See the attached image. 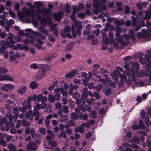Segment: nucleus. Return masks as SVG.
Masks as SVG:
<instances>
[{
  "mask_svg": "<svg viewBox=\"0 0 151 151\" xmlns=\"http://www.w3.org/2000/svg\"><path fill=\"white\" fill-rule=\"evenodd\" d=\"M88 95H89L91 97H92L93 95L92 92L88 91L87 88H84L81 96L82 100L83 101L82 102H87L88 105H90L92 104V101L94 100L91 98H88Z\"/></svg>",
  "mask_w": 151,
  "mask_h": 151,
  "instance_id": "1",
  "label": "nucleus"
},
{
  "mask_svg": "<svg viewBox=\"0 0 151 151\" xmlns=\"http://www.w3.org/2000/svg\"><path fill=\"white\" fill-rule=\"evenodd\" d=\"M151 18V10H149L145 12V17H142L140 19V25L142 27L150 26L151 23L149 22L148 19Z\"/></svg>",
  "mask_w": 151,
  "mask_h": 151,
  "instance_id": "2",
  "label": "nucleus"
},
{
  "mask_svg": "<svg viewBox=\"0 0 151 151\" xmlns=\"http://www.w3.org/2000/svg\"><path fill=\"white\" fill-rule=\"evenodd\" d=\"M25 14L28 17H31L32 18V21L34 23H37V21L35 20V17H36L38 20L40 21L42 17L38 14H36L34 10H29L27 9L26 11Z\"/></svg>",
  "mask_w": 151,
  "mask_h": 151,
  "instance_id": "3",
  "label": "nucleus"
},
{
  "mask_svg": "<svg viewBox=\"0 0 151 151\" xmlns=\"http://www.w3.org/2000/svg\"><path fill=\"white\" fill-rule=\"evenodd\" d=\"M54 92L55 94L54 95L50 94L49 95L48 101L50 102L54 103L55 101L59 100L60 99V94L58 93V90L55 89Z\"/></svg>",
  "mask_w": 151,
  "mask_h": 151,
  "instance_id": "4",
  "label": "nucleus"
},
{
  "mask_svg": "<svg viewBox=\"0 0 151 151\" xmlns=\"http://www.w3.org/2000/svg\"><path fill=\"white\" fill-rule=\"evenodd\" d=\"M10 35L7 37V39L6 40L5 42L7 47L9 48L12 47V45L14 44L16 42L14 40V35L13 34L9 33Z\"/></svg>",
  "mask_w": 151,
  "mask_h": 151,
  "instance_id": "5",
  "label": "nucleus"
},
{
  "mask_svg": "<svg viewBox=\"0 0 151 151\" xmlns=\"http://www.w3.org/2000/svg\"><path fill=\"white\" fill-rule=\"evenodd\" d=\"M46 70L45 68L40 67L38 70L36 74V77L39 79H40L45 76L46 75Z\"/></svg>",
  "mask_w": 151,
  "mask_h": 151,
  "instance_id": "6",
  "label": "nucleus"
},
{
  "mask_svg": "<svg viewBox=\"0 0 151 151\" xmlns=\"http://www.w3.org/2000/svg\"><path fill=\"white\" fill-rule=\"evenodd\" d=\"M25 30L26 32L32 33L33 36L37 37L39 38H41L43 40L45 38V37L44 35L37 32L33 31L31 29H26Z\"/></svg>",
  "mask_w": 151,
  "mask_h": 151,
  "instance_id": "7",
  "label": "nucleus"
},
{
  "mask_svg": "<svg viewBox=\"0 0 151 151\" xmlns=\"http://www.w3.org/2000/svg\"><path fill=\"white\" fill-rule=\"evenodd\" d=\"M137 37L139 38L142 37L148 38L150 37V35L145 29H143L142 32H138L137 34Z\"/></svg>",
  "mask_w": 151,
  "mask_h": 151,
  "instance_id": "8",
  "label": "nucleus"
},
{
  "mask_svg": "<svg viewBox=\"0 0 151 151\" xmlns=\"http://www.w3.org/2000/svg\"><path fill=\"white\" fill-rule=\"evenodd\" d=\"M129 63L132 66L130 69L132 68L134 70V71L135 72H138V70L140 68L139 65V63L137 62H134L132 61H129Z\"/></svg>",
  "mask_w": 151,
  "mask_h": 151,
  "instance_id": "9",
  "label": "nucleus"
},
{
  "mask_svg": "<svg viewBox=\"0 0 151 151\" xmlns=\"http://www.w3.org/2000/svg\"><path fill=\"white\" fill-rule=\"evenodd\" d=\"M33 112H32L31 110L27 112V114L28 112L32 116H34L36 115L40 114V113L38 111V110L40 109H39V105L38 103H37L35 106H34Z\"/></svg>",
  "mask_w": 151,
  "mask_h": 151,
  "instance_id": "10",
  "label": "nucleus"
},
{
  "mask_svg": "<svg viewBox=\"0 0 151 151\" xmlns=\"http://www.w3.org/2000/svg\"><path fill=\"white\" fill-rule=\"evenodd\" d=\"M33 4L36 8L35 12L37 13L41 10L40 8L44 6V4L41 1H35L34 2Z\"/></svg>",
  "mask_w": 151,
  "mask_h": 151,
  "instance_id": "11",
  "label": "nucleus"
},
{
  "mask_svg": "<svg viewBox=\"0 0 151 151\" xmlns=\"http://www.w3.org/2000/svg\"><path fill=\"white\" fill-rule=\"evenodd\" d=\"M147 52L148 53L147 55H145V58L148 63L147 64V67L150 68L151 67V51L148 50Z\"/></svg>",
  "mask_w": 151,
  "mask_h": 151,
  "instance_id": "12",
  "label": "nucleus"
},
{
  "mask_svg": "<svg viewBox=\"0 0 151 151\" xmlns=\"http://www.w3.org/2000/svg\"><path fill=\"white\" fill-rule=\"evenodd\" d=\"M72 27H73L74 29L76 28V32L78 35L81 33V29H82V26L81 24L77 22H75Z\"/></svg>",
  "mask_w": 151,
  "mask_h": 151,
  "instance_id": "13",
  "label": "nucleus"
},
{
  "mask_svg": "<svg viewBox=\"0 0 151 151\" xmlns=\"http://www.w3.org/2000/svg\"><path fill=\"white\" fill-rule=\"evenodd\" d=\"M51 12L50 10L48 9L45 8V7L42 9L41 10L38 12V14H41L43 13L42 15L43 16L46 17H47L49 14Z\"/></svg>",
  "mask_w": 151,
  "mask_h": 151,
  "instance_id": "14",
  "label": "nucleus"
},
{
  "mask_svg": "<svg viewBox=\"0 0 151 151\" xmlns=\"http://www.w3.org/2000/svg\"><path fill=\"white\" fill-rule=\"evenodd\" d=\"M78 72V69H76L72 70L69 73H66L65 75V77L66 78H71L77 74Z\"/></svg>",
  "mask_w": 151,
  "mask_h": 151,
  "instance_id": "15",
  "label": "nucleus"
},
{
  "mask_svg": "<svg viewBox=\"0 0 151 151\" xmlns=\"http://www.w3.org/2000/svg\"><path fill=\"white\" fill-rule=\"evenodd\" d=\"M36 145L34 142L31 141L27 144V146L28 150H34L36 149Z\"/></svg>",
  "mask_w": 151,
  "mask_h": 151,
  "instance_id": "16",
  "label": "nucleus"
},
{
  "mask_svg": "<svg viewBox=\"0 0 151 151\" xmlns=\"http://www.w3.org/2000/svg\"><path fill=\"white\" fill-rule=\"evenodd\" d=\"M64 13L62 11H60L58 13H55L54 14V17L55 20L59 22L63 15Z\"/></svg>",
  "mask_w": 151,
  "mask_h": 151,
  "instance_id": "17",
  "label": "nucleus"
},
{
  "mask_svg": "<svg viewBox=\"0 0 151 151\" xmlns=\"http://www.w3.org/2000/svg\"><path fill=\"white\" fill-rule=\"evenodd\" d=\"M130 72L129 73V72H127V76L129 77L132 76V79L133 81H135L136 80V78L135 77V76L137 72H135L134 70L132 68L130 69Z\"/></svg>",
  "mask_w": 151,
  "mask_h": 151,
  "instance_id": "18",
  "label": "nucleus"
},
{
  "mask_svg": "<svg viewBox=\"0 0 151 151\" xmlns=\"http://www.w3.org/2000/svg\"><path fill=\"white\" fill-rule=\"evenodd\" d=\"M101 34L103 39V42L105 45H108L109 42V39L107 38V34L105 33L102 30L101 31Z\"/></svg>",
  "mask_w": 151,
  "mask_h": 151,
  "instance_id": "19",
  "label": "nucleus"
},
{
  "mask_svg": "<svg viewBox=\"0 0 151 151\" xmlns=\"http://www.w3.org/2000/svg\"><path fill=\"white\" fill-rule=\"evenodd\" d=\"M75 43L73 42H70L68 44L65 48V51L66 53L72 51Z\"/></svg>",
  "mask_w": 151,
  "mask_h": 151,
  "instance_id": "20",
  "label": "nucleus"
},
{
  "mask_svg": "<svg viewBox=\"0 0 151 151\" xmlns=\"http://www.w3.org/2000/svg\"><path fill=\"white\" fill-rule=\"evenodd\" d=\"M14 88L13 85L10 84H5L1 87L2 90L5 91H8L9 90L12 89Z\"/></svg>",
  "mask_w": 151,
  "mask_h": 151,
  "instance_id": "21",
  "label": "nucleus"
},
{
  "mask_svg": "<svg viewBox=\"0 0 151 151\" xmlns=\"http://www.w3.org/2000/svg\"><path fill=\"white\" fill-rule=\"evenodd\" d=\"M22 105H23L22 109L23 112L24 113L25 112L27 109H29L31 107L30 104H27L26 101H24L22 103Z\"/></svg>",
  "mask_w": 151,
  "mask_h": 151,
  "instance_id": "22",
  "label": "nucleus"
},
{
  "mask_svg": "<svg viewBox=\"0 0 151 151\" xmlns=\"http://www.w3.org/2000/svg\"><path fill=\"white\" fill-rule=\"evenodd\" d=\"M22 105H23L22 109L23 112L24 113L25 112L27 109H29L31 107L30 104H27L26 101H24L22 103Z\"/></svg>",
  "mask_w": 151,
  "mask_h": 151,
  "instance_id": "23",
  "label": "nucleus"
},
{
  "mask_svg": "<svg viewBox=\"0 0 151 151\" xmlns=\"http://www.w3.org/2000/svg\"><path fill=\"white\" fill-rule=\"evenodd\" d=\"M22 105H23L22 109L23 112L24 113L25 112L27 109H29L31 107L30 104H27L26 101H24L22 103Z\"/></svg>",
  "mask_w": 151,
  "mask_h": 151,
  "instance_id": "24",
  "label": "nucleus"
},
{
  "mask_svg": "<svg viewBox=\"0 0 151 151\" xmlns=\"http://www.w3.org/2000/svg\"><path fill=\"white\" fill-rule=\"evenodd\" d=\"M5 44L6 43L3 40H1L0 42V44L1 46L0 47V52L1 53H3L6 48L8 47Z\"/></svg>",
  "mask_w": 151,
  "mask_h": 151,
  "instance_id": "25",
  "label": "nucleus"
},
{
  "mask_svg": "<svg viewBox=\"0 0 151 151\" xmlns=\"http://www.w3.org/2000/svg\"><path fill=\"white\" fill-rule=\"evenodd\" d=\"M93 6L94 9L93 11V13L95 14H98L100 12L101 8L100 5H99L97 3H95L93 4Z\"/></svg>",
  "mask_w": 151,
  "mask_h": 151,
  "instance_id": "26",
  "label": "nucleus"
},
{
  "mask_svg": "<svg viewBox=\"0 0 151 151\" xmlns=\"http://www.w3.org/2000/svg\"><path fill=\"white\" fill-rule=\"evenodd\" d=\"M103 92L106 96H109L111 94V88L107 86L103 89Z\"/></svg>",
  "mask_w": 151,
  "mask_h": 151,
  "instance_id": "27",
  "label": "nucleus"
},
{
  "mask_svg": "<svg viewBox=\"0 0 151 151\" xmlns=\"http://www.w3.org/2000/svg\"><path fill=\"white\" fill-rule=\"evenodd\" d=\"M56 89L58 90V93L60 92V93H61L62 94L63 97H67L68 96L67 91H64L63 87H61L60 88H58Z\"/></svg>",
  "mask_w": 151,
  "mask_h": 151,
  "instance_id": "28",
  "label": "nucleus"
},
{
  "mask_svg": "<svg viewBox=\"0 0 151 151\" xmlns=\"http://www.w3.org/2000/svg\"><path fill=\"white\" fill-rule=\"evenodd\" d=\"M12 78L11 77L10 75L7 74L1 75V81L7 80L12 81Z\"/></svg>",
  "mask_w": 151,
  "mask_h": 151,
  "instance_id": "29",
  "label": "nucleus"
},
{
  "mask_svg": "<svg viewBox=\"0 0 151 151\" xmlns=\"http://www.w3.org/2000/svg\"><path fill=\"white\" fill-rule=\"evenodd\" d=\"M29 86L30 88L32 89H35L38 87V85L35 81H32L29 83Z\"/></svg>",
  "mask_w": 151,
  "mask_h": 151,
  "instance_id": "30",
  "label": "nucleus"
},
{
  "mask_svg": "<svg viewBox=\"0 0 151 151\" xmlns=\"http://www.w3.org/2000/svg\"><path fill=\"white\" fill-rule=\"evenodd\" d=\"M40 21L42 24H44L46 23L50 24L52 23L51 19L49 17H48L47 18H42Z\"/></svg>",
  "mask_w": 151,
  "mask_h": 151,
  "instance_id": "31",
  "label": "nucleus"
},
{
  "mask_svg": "<svg viewBox=\"0 0 151 151\" xmlns=\"http://www.w3.org/2000/svg\"><path fill=\"white\" fill-rule=\"evenodd\" d=\"M114 23L116 26H119L120 25H123L124 24L125 21L122 19H121L120 20L116 19L114 21Z\"/></svg>",
  "mask_w": 151,
  "mask_h": 151,
  "instance_id": "32",
  "label": "nucleus"
},
{
  "mask_svg": "<svg viewBox=\"0 0 151 151\" xmlns=\"http://www.w3.org/2000/svg\"><path fill=\"white\" fill-rule=\"evenodd\" d=\"M139 19V17L138 16L136 17L132 16L131 17V19L132 22V24L133 26H136L137 23L138 22Z\"/></svg>",
  "mask_w": 151,
  "mask_h": 151,
  "instance_id": "33",
  "label": "nucleus"
},
{
  "mask_svg": "<svg viewBox=\"0 0 151 151\" xmlns=\"http://www.w3.org/2000/svg\"><path fill=\"white\" fill-rule=\"evenodd\" d=\"M47 98L45 96H43L41 94H40L38 96L37 101H47Z\"/></svg>",
  "mask_w": 151,
  "mask_h": 151,
  "instance_id": "34",
  "label": "nucleus"
},
{
  "mask_svg": "<svg viewBox=\"0 0 151 151\" xmlns=\"http://www.w3.org/2000/svg\"><path fill=\"white\" fill-rule=\"evenodd\" d=\"M27 90L26 86H22L17 90V92L22 94H23Z\"/></svg>",
  "mask_w": 151,
  "mask_h": 151,
  "instance_id": "35",
  "label": "nucleus"
},
{
  "mask_svg": "<svg viewBox=\"0 0 151 151\" xmlns=\"http://www.w3.org/2000/svg\"><path fill=\"white\" fill-rule=\"evenodd\" d=\"M87 73L85 72H83L81 75V76L82 77L85 78V79L83 81V83H85L86 85H87L86 83L88 81V79L87 78Z\"/></svg>",
  "mask_w": 151,
  "mask_h": 151,
  "instance_id": "36",
  "label": "nucleus"
},
{
  "mask_svg": "<svg viewBox=\"0 0 151 151\" xmlns=\"http://www.w3.org/2000/svg\"><path fill=\"white\" fill-rule=\"evenodd\" d=\"M58 137L59 138H61L63 137L64 138H65L67 137L66 132L64 131H62V132L58 135Z\"/></svg>",
  "mask_w": 151,
  "mask_h": 151,
  "instance_id": "37",
  "label": "nucleus"
},
{
  "mask_svg": "<svg viewBox=\"0 0 151 151\" xmlns=\"http://www.w3.org/2000/svg\"><path fill=\"white\" fill-rule=\"evenodd\" d=\"M71 117L72 119L74 121L76 119H78L79 118L78 114L75 112L72 113L71 114Z\"/></svg>",
  "mask_w": 151,
  "mask_h": 151,
  "instance_id": "38",
  "label": "nucleus"
},
{
  "mask_svg": "<svg viewBox=\"0 0 151 151\" xmlns=\"http://www.w3.org/2000/svg\"><path fill=\"white\" fill-rule=\"evenodd\" d=\"M81 125L75 128V131L76 132H79L80 133H82L83 132V129Z\"/></svg>",
  "mask_w": 151,
  "mask_h": 151,
  "instance_id": "39",
  "label": "nucleus"
},
{
  "mask_svg": "<svg viewBox=\"0 0 151 151\" xmlns=\"http://www.w3.org/2000/svg\"><path fill=\"white\" fill-rule=\"evenodd\" d=\"M79 117L80 119H83L84 121H86L88 119V116L87 114H82L79 115Z\"/></svg>",
  "mask_w": 151,
  "mask_h": 151,
  "instance_id": "40",
  "label": "nucleus"
},
{
  "mask_svg": "<svg viewBox=\"0 0 151 151\" xmlns=\"http://www.w3.org/2000/svg\"><path fill=\"white\" fill-rule=\"evenodd\" d=\"M80 97V94L79 92L77 91H76L72 94V97L73 99H76L79 98Z\"/></svg>",
  "mask_w": 151,
  "mask_h": 151,
  "instance_id": "41",
  "label": "nucleus"
},
{
  "mask_svg": "<svg viewBox=\"0 0 151 151\" xmlns=\"http://www.w3.org/2000/svg\"><path fill=\"white\" fill-rule=\"evenodd\" d=\"M60 121L62 122H66L68 120V118L65 115L62 114L60 117Z\"/></svg>",
  "mask_w": 151,
  "mask_h": 151,
  "instance_id": "42",
  "label": "nucleus"
},
{
  "mask_svg": "<svg viewBox=\"0 0 151 151\" xmlns=\"http://www.w3.org/2000/svg\"><path fill=\"white\" fill-rule=\"evenodd\" d=\"M139 62L142 64H145L148 63L147 60L143 58V57H140L139 59Z\"/></svg>",
  "mask_w": 151,
  "mask_h": 151,
  "instance_id": "43",
  "label": "nucleus"
},
{
  "mask_svg": "<svg viewBox=\"0 0 151 151\" xmlns=\"http://www.w3.org/2000/svg\"><path fill=\"white\" fill-rule=\"evenodd\" d=\"M73 12L72 14L73 15H76V13L80 11V9L76 7L75 5H73Z\"/></svg>",
  "mask_w": 151,
  "mask_h": 151,
  "instance_id": "44",
  "label": "nucleus"
},
{
  "mask_svg": "<svg viewBox=\"0 0 151 151\" xmlns=\"http://www.w3.org/2000/svg\"><path fill=\"white\" fill-rule=\"evenodd\" d=\"M39 30L41 32L44 33L46 36L48 35V33L47 30H45L44 28L42 27H40L39 28Z\"/></svg>",
  "mask_w": 151,
  "mask_h": 151,
  "instance_id": "45",
  "label": "nucleus"
},
{
  "mask_svg": "<svg viewBox=\"0 0 151 151\" xmlns=\"http://www.w3.org/2000/svg\"><path fill=\"white\" fill-rule=\"evenodd\" d=\"M61 36L62 37L64 38H65L66 37L69 38H72L71 36L69 33H66L64 34L63 32H61Z\"/></svg>",
  "mask_w": 151,
  "mask_h": 151,
  "instance_id": "46",
  "label": "nucleus"
},
{
  "mask_svg": "<svg viewBox=\"0 0 151 151\" xmlns=\"http://www.w3.org/2000/svg\"><path fill=\"white\" fill-rule=\"evenodd\" d=\"M46 101H42L41 104H40L38 103L39 105V109H44L46 107V104L45 102Z\"/></svg>",
  "mask_w": 151,
  "mask_h": 151,
  "instance_id": "47",
  "label": "nucleus"
},
{
  "mask_svg": "<svg viewBox=\"0 0 151 151\" xmlns=\"http://www.w3.org/2000/svg\"><path fill=\"white\" fill-rule=\"evenodd\" d=\"M48 144L49 145L51 146L52 147H55L57 145L56 142L52 140L49 141L48 142Z\"/></svg>",
  "mask_w": 151,
  "mask_h": 151,
  "instance_id": "48",
  "label": "nucleus"
},
{
  "mask_svg": "<svg viewBox=\"0 0 151 151\" xmlns=\"http://www.w3.org/2000/svg\"><path fill=\"white\" fill-rule=\"evenodd\" d=\"M70 30V28L69 26L65 27L63 31H61V32H63L64 34L66 33H69Z\"/></svg>",
  "mask_w": 151,
  "mask_h": 151,
  "instance_id": "49",
  "label": "nucleus"
},
{
  "mask_svg": "<svg viewBox=\"0 0 151 151\" xmlns=\"http://www.w3.org/2000/svg\"><path fill=\"white\" fill-rule=\"evenodd\" d=\"M130 8L129 6L128 5H126L125 6L124 12L127 14H129L130 13Z\"/></svg>",
  "mask_w": 151,
  "mask_h": 151,
  "instance_id": "50",
  "label": "nucleus"
},
{
  "mask_svg": "<svg viewBox=\"0 0 151 151\" xmlns=\"http://www.w3.org/2000/svg\"><path fill=\"white\" fill-rule=\"evenodd\" d=\"M71 31L73 37L74 38L76 37L77 36V34H78L76 31H75V29L73 27H71Z\"/></svg>",
  "mask_w": 151,
  "mask_h": 151,
  "instance_id": "51",
  "label": "nucleus"
},
{
  "mask_svg": "<svg viewBox=\"0 0 151 151\" xmlns=\"http://www.w3.org/2000/svg\"><path fill=\"white\" fill-rule=\"evenodd\" d=\"M113 79L115 81L117 82L118 80V76L116 73H114L112 75Z\"/></svg>",
  "mask_w": 151,
  "mask_h": 151,
  "instance_id": "52",
  "label": "nucleus"
},
{
  "mask_svg": "<svg viewBox=\"0 0 151 151\" xmlns=\"http://www.w3.org/2000/svg\"><path fill=\"white\" fill-rule=\"evenodd\" d=\"M9 151H16V147L13 145L11 144L10 145H8Z\"/></svg>",
  "mask_w": 151,
  "mask_h": 151,
  "instance_id": "53",
  "label": "nucleus"
},
{
  "mask_svg": "<svg viewBox=\"0 0 151 151\" xmlns=\"http://www.w3.org/2000/svg\"><path fill=\"white\" fill-rule=\"evenodd\" d=\"M129 32H130V38L132 40L134 41L136 39L135 37L133 35L134 32L133 31H130Z\"/></svg>",
  "mask_w": 151,
  "mask_h": 151,
  "instance_id": "54",
  "label": "nucleus"
},
{
  "mask_svg": "<svg viewBox=\"0 0 151 151\" xmlns=\"http://www.w3.org/2000/svg\"><path fill=\"white\" fill-rule=\"evenodd\" d=\"M69 87H70L73 90H76L78 87V86L76 84H73L72 83H70L69 85Z\"/></svg>",
  "mask_w": 151,
  "mask_h": 151,
  "instance_id": "55",
  "label": "nucleus"
},
{
  "mask_svg": "<svg viewBox=\"0 0 151 151\" xmlns=\"http://www.w3.org/2000/svg\"><path fill=\"white\" fill-rule=\"evenodd\" d=\"M8 72L6 68H0V73H5Z\"/></svg>",
  "mask_w": 151,
  "mask_h": 151,
  "instance_id": "56",
  "label": "nucleus"
},
{
  "mask_svg": "<svg viewBox=\"0 0 151 151\" xmlns=\"http://www.w3.org/2000/svg\"><path fill=\"white\" fill-rule=\"evenodd\" d=\"M77 17L81 18V19H83L85 17V14L83 12L78 13L77 14Z\"/></svg>",
  "mask_w": 151,
  "mask_h": 151,
  "instance_id": "57",
  "label": "nucleus"
},
{
  "mask_svg": "<svg viewBox=\"0 0 151 151\" xmlns=\"http://www.w3.org/2000/svg\"><path fill=\"white\" fill-rule=\"evenodd\" d=\"M118 41L122 45H126L127 43L126 42L123 40L121 38H119L118 39Z\"/></svg>",
  "mask_w": 151,
  "mask_h": 151,
  "instance_id": "58",
  "label": "nucleus"
},
{
  "mask_svg": "<svg viewBox=\"0 0 151 151\" xmlns=\"http://www.w3.org/2000/svg\"><path fill=\"white\" fill-rule=\"evenodd\" d=\"M132 128L134 130L139 129H140V126L137 124H134L132 126Z\"/></svg>",
  "mask_w": 151,
  "mask_h": 151,
  "instance_id": "59",
  "label": "nucleus"
},
{
  "mask_svg": "<svg viewBox=\"0 0 151 151\" xmlns=\"http://www.w3.org/2000/svg\"><path fill=\"white\" fill-rule=\"evenodd\" d=\"M103 86L102 84H97L96 86V90L99 92Z\"/></svg>",
  "mask_w": 151,
  "mask_h": 151,
  "instance_id": "60",
  "label": "nucleus"
},
{
  "mask_svg": "<svg viewBox=\"0 0 151 151\" xmlns=\"http://www.w3.org/2000/svg\"><path fill=\"white\" fill-rule=\"evenodd\" d=\"M25 37H35V36H33L32 33L27 32V33L25 34Z\"/></svg>",
  "mask_w": 151,
  "mask_h": 151,
  "instance_id": "61",
  "label": "nucleus"
},
{
  "mask_svg": "<svg viewBox=\"0 0 151 151\" xmlns=\"http://www.w3.org/2000/svg\"><path fill=\"white\" fill-rule=\"evenodd\" d=\"M62 101L63 104H66L68 102V99L65 97H62Z\"/></svg>",
  "mask_w": 151,
  "mask_h": 151,
  "instance_id": "62",
  "label": "nucleus"
},
{
  "mask_svg": "<svg viewBox=\"0 0 151 151\" xmlns=\"http://www.w3.org/2000/svg\"><path fill=\"white\" fill-rule=\"evenodd\" d=\"M93 68L95 69L99 70L100 68V66L99 64H95L93 65Z\"/></svg>",
  "mask_w": 151,
  "mask_h": 151,
  "instance_id": "63",
  "label": "nucleus"
},
{
  "mask_svg": "<svg viewBox=\"0 0 151 151\" xmlns=\"http://www.w3.org/2000/svg\"><path fill=\"white\" fill-rule=\"evenodd\" d=\"M140 115L141 117L144 119L145 118V113L144 110H142L140 112Z\"/></svg>",
  "mask_w": 151,
  "mask_h": 151,
  "instance_id": "64",
  "label": "nucleus"
}]
</instances>
